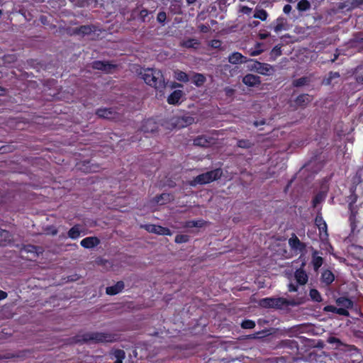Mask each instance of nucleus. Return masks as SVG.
<instances>
[{
    "label": "nucleus",
    "mask_w": 363,
    "mask_h": 363,
    "mask_svg": "<svg viewBox=\"0 0 363 363\" xmlns=\"http://www.w3.org/2000/svg\"><path fill=\"white\" fill-rule=\"evenodd\" d=\"M315 223L318 228L320 235L324 233V235L327 236V225L325 220L323 219L322 216L317 215L315 219Z\"/></svg>",
    "instance_id": "nucleus-13"
},
{
    "label": "nucleus",
    "mask_w": 363,
    "mask_h": 363,
    "mask_svg": "<svg viewBox=\"0 0 363 363\" xmlns=\"http://www.w3.org/2000/svg\"><path fill=\"white\" fill-rule=\"evenodd\" d=\"M96 114L104 118L113 119L115 118L116 113L111 108H101L96 112Z\"/></svg>",
    "instance_id": "nucleus-12"
},
{
    "label": "nucleus",
    "mask_w": 363,
    "mask_h": 363,
    "mask_svg": "<svg viewBox=\"0 0 363 363\" xmlns=\"http://www.w3.org/2000/svg\"><path fill=\"white\" fill-rule=\"evenodd\" d=\"M3 91H4V89H0V92H3ZM0 94H1V93H0Z\"/></svg>",
    "instance_id": "nucleus-61"
},
{
    "label": "nucleus",
    "mask_w": 363,
    "mask_h": 363,
    "mask_svg": "<svg viewBox=\"0 0 363 363\" xmlns=\"http://www.w3.org/2000/svg\"><path fill=\"white\" fill-rule=\"evenodd\" d=\"M269 35V33H260L259 37L261 39H265Z\"/></svg>",
    "instance_id": "nucleus-53"
},
{
    "label": "nucleus",
    "mask_w": 363,
    "mask_h": 363,
    "mask_svg": "<svg viewBox=\"0 0 363 363\" xmlns=\"http://www.w3.org/2000/svg\"><path fill=\"white\" fill-rule=\"evenodd\" d=\"M274 29L276 33L286 30V20L284 18H277Z\"/></svg>",
    "instance_id": "nucleus-21"
},
{
    "label": "nucleus",
    "mask_w": 363,
    "mask_h": 363,
    "mask_svg": "<svg viewBox=\"0 0 363 363\" xmlns=\"http://www.w3.org/2000/svg\"><path fill=\"white\" fill-rule=\"evenodd\" d=\"M340 77V74L338 72H330L327 77H325L323 81V84L325 85H330L333 83V80L337 79Z\"/></svg>",
    "instance_id": "nucleus-23"
},
{
    "label": "nucleus",
    "mask_w": 363,
    "mask_h": 363,
    "mask_svg": "<svg viewBox=\"0 0 363 363\" xmlns=\"http://www.w3.org/2000/svg\"><path fill=\"white\" fill-rule=\"evenodd\" d=\"M247 62H249V64L247 65L248 69L250 71H255V72H257L260 62L258 61L253 60H247Z\"/></svg>",
    "instance_id": "nucleus-36"
},
{
    "label": "nucleus",
    "mask_w": 363,
    "mask_h": 363,
    "mask_svg": "<svg viewBox=\"0 0 363 363\" xmlns=\"http://www.w3.org/2000/svg\"><path fill=\"white\" fill-rule=\"evenodd\" d=\"M205 222L203 220H189L185 223L184 227L187 228H201L204 225Z\"/></svg>",
    "instance_id": "nucleus-24"
},
{
    "label": "nucleus",
    "mask_w": 363,
    "mask_h": 363,
    "mask_svg": "<svg viewBox=\"0 0 363 363\" xmlns=\"http://www.w3.org/2000/svg\"><path fill=\"white\" fill-rule=\"evenodd\" d=\"M93 67L105 72H110L113 66L107 62L96 61L94 62Z\"/></svg>",
    "instance_id": "nucleus-19"
},
{
    "label": "nucleus",
    "mask_w": 363,
    "mask_h": 363,
    "mask_svg": "<svg viewBox=\"0 0 363 363\" xmlns=\"http://www.w3.org/2000/svg\"><path fill=\"white\" fill-rule=\"evenodd\" d=\"M255 326L254 321L250 320H245L242 323V327L246 329H252Z\"/></svg>",
    "instance_id": "nucleus-42"
},
{
    "label": "nucleus",
    "mask_w": 363,
    "mask_h": 363,
    "mask_svg": "<svg viewBox=\"0 0 363 363\" xmlns=\"http://www.w3.org/2000/svg\"><path fill=\"white\" fill-rule=\"evenodd\" d=\"M171 199V196L168 194H162L160 196L156 197V202L160 205L165 203Z\"/></svg>",
    "instance_id": "nucleus-34"
},
{
    "label": "nucleus",
    "mask_w": 363,
    "mask_h": 363,
    "mask_svg": "<svg viewBox=\"0 0 363 363\" xmlns=\"http://www.w3.org/2000/svg\"><path fill=\"white\" fill-rule=\"evenodd\" d=\"M80 228L79 225H74L68 232V237L71 239H77L80 236Z\"/></svg>",
    "instance_id": "nucleus-27"
},
{
    "label": "nucleus",
    "mask_w": 363,
    "mask_h": 363,
    "mask_svg": "<svg viewBox=\"0 0 363 363\" xmlns=\"http://www.w3.org/2000/svg\"><path fill=\"white\" fill-rule=\"evenodd\" d=\"M116 359L115 363H123V359L125 358V352L123 350H118L113 353Z\"/></svg>",
    "instance_id": "nucleus-33"
},
{
    "label": "nucleus",
    "mask_w": 363,
    "mask_h": 363,
    "mask_svg": "<svg viewBox=\"0 0 363 363\" xmlns=\"http://www.w3.org/2000/svg\"><path fill=\"white\" fill-rule=\"evenodd\" d=\"M225 91H226L227 94H231L233 92V90L230 88H226Z\"/></svg>",
    "instance_id": "nucleus-56"
},
{
    "label": "nucleus",
    "mask_w": 363,
    "mask_h": 363,
    "mask_svg": "<svg viewBox=\"0 0 363 363\" xmlns=\"http://www.w3.org/2000/svg\"><path fill=\"white\" fill-rule=\"evenodd\" d=\"M213 143V138H208L206 136H199L197 137L194 140V144L197 146L201 147H208Z\"/></svg>",
    "instance_id": "nucleus-10"
},
{
    "label": "nucleus",
    "mask_w": 363,
    "mask_h": 363,
    "mask_svg": "<svg viewBox=\"0 0 363 363\" xmlns=\"http://www.w3.org/2000/svg\"><path fill=\"white\" fill-rule=\"evenodd\" d=\"M196 0H186L187 3L189 4H194Z\"/></svg>",
    "instance_id": "nucleus-57"
},
{
    "label": "nucleus",
    "mask_w": 363,
    "mask_h": 363,
    "mask_svg": "<svg viewBox=\"0 0 363 363\" xmlns=\"http://www.w3.org/2000/svg\"><path fill=\"white\" fill-rule=\"evenodd\" d=\"M140 75L145 82L155 89H164L165 83L160 70L147 68L140 69Z\"/></svg>",
    "instance_id": "nucleus-1"
},
{
    "label": "nucleus",
    "mask_w": 363,
    "mask_h": 363,
    "mask_svg": "<svg viewBox=\"0 0 363 363\" xmlns=\"http://www.w3.org/2000/svg\"><path fill=\"white\" fill-rule=\"evenodd\" d=\"M337 303L345 309L352 306V301L346 298H340L337 300Z\"/></svg>",
    "instance_id": "nucleus-30"
},
{
    "label": "nucleus",
    "mask_w": 363,
    "mask_h": 363,
    "mask_svg": "<svg viewBox=\"0 0 363 363\" xmlns=\"http://www.w3.org/2000/svg\"><path fill=\"white\" fill-rule=\"evenodd\" d=\"M289 302L283 298H265L259 301V305L265 308H279Z\"/></svg>",
    "instance_id": "nucleus-3"
},
{
    "label": "nucleus",
    "mask_w": 363,
    "mask_h": 363,
    "mask_svg": "<svg viewBox=\"0 0 363 363\" xmlns=\"http://www.w3.org/2000/svg\"><path fill=\"white\" fill-rule=\"evenodd\" d=\"M124 288V284L122 281L117 282L115 285L106 288V293L108 295H116L121 292Z\"/></svg>",
    "instance_id": "nucleus-14"
},
{
    "label": "nucleus",
    "mask_w": 363,
    "mask_h": 363,
    "mask_svg": "<svg viewBox=\"0 0 363 363\" xmlns=\"http://www.w3.org/2000/svg\"><path fill=\"white\" fill-rule=\"evenodd\" d=\"M199 42L195 39H189L187 40H185L182 43V45L185 48H195L196 49L199 47Z\"/></svg>",
    "instance_id": "nucleus-31"
},
{
    "label": "nucleus",
    "mask_w": 363,
    "mask_h": 363,
    "mask_svg": "<svg viewBox=\"0 0 363 363\" xmlns=\"http://www.w3.org/2000/svg\"><path fill=\"white\" fill-rule=\"evenodd\" d=\"M6 296H7V294L4 291L0 290V300H3V299L6 298Z\"/></svg>",
    "instance_id": "nucleus-52"
},
{
    "label": "nucleus",
    "mask_w": 363,
    "mask_h": 363,
    "mask_svg": "<svg viewBox=\"0 0 363 363\" xmlns=\"http://www.w3.org/2000/svg\"><path fill=\"white\" fill-rule=\"evenodd\" d=\"M228 62L233 65H238L247 62V60L241 53L235 52L228 56Z\"/></svg>",
    "instance_id": "nucleus-6"
},
{
    "label": "nucleus",
    "mask_w": 363,
    "mask_h": 363,
    "mask_svg": "<svg viewBox=\"0 0 363 363\" xmlns=\"http://www.w3.org/2000/svg\"><path fill=\"white\" fill-rule=\"evenodd\" d=\"M174 77L182 82H187L189 80L187 74L182 71H177L174 72Z\"/></svg>",
    "instance_id": "nucleus-37"
},
{
    "label": "nucleus",
    "mask_w": 363,
    "mask_h": 363,
    "mask_svg": "<svg viewBox=\"0 0 363 363\" xmlns=\"http://www.w3.org/2000/svg\"><path fill=\"white\" fill-rule=\"evenodd\" d=\"M211 46L213 48H218L220 46V42L219 40H213L211 43Z\"/></svg>",
    "instance_id": "nucleus-50"
},
{
    "label": "nucleus",
    "mask_w": 363,
    "mask_h": 363,
    "mask_svg": "<svg viewBox=\"0 0 363 363\" xmlns=\"http://www.w3.org/2000/svg\"><path fill=\"white\" fill-rule=\"evenodd\" d=\"M189 240V236L186 235H178L175 238V242L177 243L186 242Z\"/></svg>",
    "instance_id": "nucleus-41"
},
{
    "label": "nucleus",
    "mask_w": 363,
    "mask_h": 363,
    "mask_svg": "<svg viewBox=\"0 0 363 363\" xmlns=\"http://www.w3.org/2000/svg\"><path fill=\"white\" fill-rule=\"evenodd\" d=\"M357 80L359 82H361L363 84V72L361 73H359L357 76Z\"/></svg>",
    "instance_id": "nucleus-51"
},
{
    "label": "nucleus",
    "mask_w": 363,
    "mask_h": 363,
    "mask_svg": "<svg viewBox=\"0 0 363 363\" xmlns=\"http://www.w3.org/2000/svg\"><path fill=\"white\" fill-rule=\"evenodd\" d=\"M324 311L326 312L335 313L341 315L347 316L349 313L347 309L344 308H336L333 306H327L324 308Z\"/></svg>",
    "instance_id": "nucleus-16"
},
{
    "label": "nucleus",
    "mask_w": 363,
    "mask_h": 363,
    "mask_svg": "<svg viewBox=\"0 0 363 363\" xmlns=\"http://www.w3.org/2000/svg\"><path fill=\"white\" fill-rule=\"evenodd\" d=\"M162 89H159L160 92H162ZM162 95H163V93H161V94H160V96H162Z\"/></svg>",
    "instance_id": "nucleus-60"
},
{
    "label": "nucleus",
    "mask_w": 363,
    "mask_h": 363,
    "mask_svg": "<svg viewBox=\"0 0 363 363\" xmlns=\"http://www.w3.org/2000/svg\"><path fill=\"white\" fill-rule=\"evenodd\" d=\"M194 83L197 86H201L206 81V77L201 74H196L193 78Z\"/></svg>",
    "instance_id": "nucleus-32"
},
{
    "label": "nucleus",
    "mask_w": 363,
    "mask_h": 363,
    "mask_svg": "<svg viewBox=\"0 0 363 363\" xmlns=\"http://www.w3.org/2000/svg\"><path fill=\"white\" fill-rule=\"evenodd\" d=\"M194 122V118L189 114L177 116L172 119V124L178 128L186 127L187 125L192 124Z\"/></svg>",
    "instance_id": "nucleus-5"
},
{
    "label": "nucleus",
    "mask_w": 363,
    "mask_h": 363,
    "mask_svg": "<svg viewBox=\"0 0 363 363\" xmlns=\"http://www.w3.org/2000/svg\"><path fill=\"white\" fill-rule=\"evenodd\" d=\"M264 123V121H255L254 122V125L255 126H259V125H263Z\"/></svg>",
    "instance_id": "nucleus-54"
},
{
    "label": "nucleus",
    "mask_w": 363,
    "mask_h": 363,
    "mask_svg": "<svg viewBox=\"0 0 363 363\" xmlns=\"http://www.w3.org/2000/svg\"><path fill=\"white\" fill-rule=\"evenodd\" d=\"M1 13H2V12H1V11L0 10V16L1 15Z\"/></svg>",
    "instance_id": "nucleus-62"
},
{
    "label": "nucleus",
    "mask_w": 363,
    "mask_h": 363,
    "mask_svg": "<svg viewBox=\"0 0 363 363\" xmlns=\"http://www.w3.org/2000/svg\"><path fill=\"white\" fill-rule=\"evenodd\" d=\"M221 175L222 170L220 169H216L197 176L189 182V184L193 186L197 184H206L219 179Z\"/></svg>",
    "instance_id": "nucleus-2"
},
{
    "label": "nucleus",
    "mask_w": 363,
    "mask_h": 363,
    "mask_svg": "<svg viewBox=\"0 0 363 363\" xmlns=\"http://www.w3.org/2000/svg\"><path fill=\"white\" fill-rule=\"evenodd\" d=\"M162 89H159L160 92H162ZM162 95H163V93H161V94H160V96H162Z\"/></svg>",
    "instance_id": "nucleus-59"
},
{
    "label": "nucleus",
    "mask_w": 363,
    "mask_h": 363,
    "mask_svg": "<svg viewBox=\"0 0 363 363\" xmlns=\"http://www.w3.org/2000/svg\"><path fill=\"white\" fill-rule=\"evenodd\" d=\"M146 230L150 233H154L158 235H170L171 232L168 228H163L156 225H149L146 227Z\"/></svg>",
    "instance_id": "nucleus-7"
},
{
    "label": "nucleus",
    "mask_w": 363,
    "mask_h": 363,
    "mask_svg": "<svg viewBox=\"0 0 363 363\" xmlns=\"http://www.w3.org/2000/svg\"><path fill=\"white\" fill-rule=\"evenodd\" d=\"M294 276L297 283L300 285H304L308 281V275L302 269L296 270Z\"/></svg>",
    "instance_id": "nucleus-11"
},
{
    "label": "nucleus",
    "mask_w": 363,
    "mask_h": 363,
    "mask_svg": "<svg viewBox=\"0 0 363 363\" xmlns=\"http://www.w3.org/2000/svg\"><path fill=\"white\" fill-rule=\"evenodd\" d=\"M325 199V194L323 193H320L315 196L313 201V205L314 207H316L318 203L322 202Z\"/></svg>",
    "instance_id": "nucleus-39"
},
{
    "label": "nucleus",
    "mask_w": 363,
    "mask_h": 363,
    "mask_svg": "<svg viewBox=\"0 0 363 363\" xmlns=\"http://www.w3.org/2000/svg\"><path fill=\"white\" fill-rule=\"evenodd\" d=\"M147 15V10H142V11H140V16H141L142 17H145V16H146Z\"/></svg>",
    "instance_id": "nucleus-55"
},
{
    "label": "nucleus",
    "mask_w": 363,
    "mask_h": 363,
    "mask_svg": "<svg viewBox=\"0 0 363 363\" xmlns=\"http://www.w3.org/2000/svg\"><path fill=\"white\" fill-rule=\"evenodd\" d=\"M311 4L307 0H301L297 4V9L300 11H305L310 9Z\"/></svg>",
    "instance_id": "nucleus-29"
},
{
    "label": "nucleus",
    "mask_w": 363,
    "mask_h": 363,
    "mask_svg": "<svg viewBox=\"0 0 363 363\" xmlns=\"http://www.w3.org/2000/svg\"><path fill=\"white\" fill-rule=\"evenodd\" d=\"M308 82V79L306 77H302L298 79L294 82V84L296 86H301L306 84Z\"/></svg>",
    "instance_id": "nucleus-43"
},
{
    "label": "nucleus",
    "mask_w": 363,
    "mask_h": 363,
    "mask_svg": "<svg viewBox=\"0 0 363 363\" xmlns=\"http://www.w3.org/2000/svg\"><path fill=\"white\" fill-rule=\"evenodd\" d=\"M289 291H296L297 287L292 283L289 284L288 286Z\"/></svg>",
    "instance_id": "nucleus-49"
},
{
    "label": "nucleus",
    "mask_w": 363,
    "mask_h": 363,
    "mask_svg": "<svg viewBox=\"0 0 363 363\" xmlns=\"http://www.w3.org/2000/svg\"><path fill=\"white\" fill-rule=\"evenodd\" d=\"M321 278L323 282L327 285L331 284L335 279L333 274L329 270L324 271L322 274Z\"/></svg>",
    "instance_id": "nucleus-22"
},
{
    "label": "nucleus",
    "mask_w": 363,
    "mask_h": 363,
    "mask_svg": "<svg viewBox=\"0 0 363 363\" xmlns=\"http://www.w3.org/2000/svg\"><path fill=\"white\" fill-rule=\"evenodd\" d=\"M318 254L317 251H314L313 253V264L315 270L323 264V258L318 256Z\"/></svg>",
    "instance_id": "nucleus-25"
},
{
    "label": "nucleus",
    "mask_w": 363,
    "mask_h": 363,
    "mask_svg": "<svg viewBox=\"0 0 363 363\" xmlns=\"http://www.w3.org/2000/svg\"><path fill=\"white\" fill-rule=\"evenodd\" d=\"M10 233L4 230H0V245H6L10 241Z\"/></svg>",
    "instance_id": "nucleus-28"
},
{
    "label": "nucleus",
    "mask_w": 363,
    "mask_h": 363,
    "mask_svg": "<svg viewBox=\"0 0 363 363\" xmlns=\"http://www.w3.org/2000/svg\"><path fill=\"white\" fill-rule=\"evenodd\" d=\"M252 11V9L247 7V6H243L242 8V12L245 14H250Z\"/></svg>",
    "instance_id": "nucleus-48"
},
{
    "label": "nucleus",
    "mask_w": 363,
    "mask_h": 363,
    "mask_svg": "<svg viewBox=\"0 0 363 363\" xmlns=\"http://www.w3.org/2000/svg\"><path fill=\"white\" fill-rule=\"evenodd\" d=\"M252 145V143L248 140H240L238 142V147L242 148H249Z\"/></svg>",
    "instance_id": "nucleus-40"
},
{
    "label": "nucleus",
    "mask_w": 363,
    "mask_h": 363,
    "mask_svg": "<svg viewBox=\"0 0 363 363\" xmlns=\"http://www.w3.org/2000/svg\"><path fill=\"white\" fill-rule=\"evenodd\" d=\"M242 82L248 86H255L260 83L259 77L248 74L243 77Z\"/></svg>",
    "instance_id": "nucleus-8"
},
{
    "label": "nucleus",
    "mask_w": 363,
    "mask_h": 363,
    "mask_svg": "<svg viewBox=\"0 0 363 363\" xmlns=\"http://www.w3.org/2000/svg\"><path fill=\"white\" fill-rule=\"evenodd\" d=\"M157 125L152 119L147 120L143 125L142 130L144 132L150 133L154 132L157 130Z\"/></svg>",
    "instance_id": "nucleus-18"
},
{
    "label": "nucleus",
    "mask_w": 363,
    "mask_h": 363,
    "mask_svg": "<svg viewBox=\"0 0 363 363\" xmlns=\"http://www.w3.org/2000/svg\"><path fill=\"white\" fill-rule=\"evenodd\" d=\"M267 13L264 9L257 10L254 14V17L256 18H259L262 21H265L267 18Z\"/></svg>",
    "instance_id": "nucleus-35"
},
{
    "label": "nucleus",
    "mask_w": 363,
    "mask_h": 363,
    "mask_svg": "<svg viewBox=\"0 0 363 363\" xmlns=\"http://www.w3.org/2000/svg\"><path fill=\"white\" fill-rule=\"evenodd\" d=\"M84 341H94L97 342H111L113 340L112 337L110 335L102 333H91L84 335Z\"/></svg>",
    "instance_id": "nucleus-4"
},
{
    "label": "nucleus",
    "mask_w": 363,
    "mask_h": 363,
    "mask_svg": "<svg viewBox=\"0 0 363 363\" xmlns=\"http://www.w3.org/2000/svg\"><path fill=\"white\" fill-rule=\"evenodd\" d=\"M310 296L315 301H321V296L316 289H311L310 291Z\"/></svg>",
    "instance_id": "nucleus-38"
},
{
    "label": "nucleus",
    "mask_w": 363,
    "mask_h": 363,
    "mask_svg": "<svg viewBox=\"0 0 363 363\" xmlns=\"http://www.w3.org/2000/svg\"><path fill=\"white\" fill-rule=\"evenodd\" d=\"M57 233V230H54L52 232V235H55Z\"/></svg>",
    "instance_id": "nucleus-58"
},
{
    "label": "nucleus",
    "mask_w": 363,
    "mask_h": 363,
    "mask_svg": "<svg viewBox=\"0 0 363 363\" xmlns=\"http://www.w3.org/2000/svg\"><path fill=\"white\" fill-rule=\"evenodd\" d=\"M274 72L272 66L266 63H259V69L257 73L263 75H270Z\"/></svg>",
    "instance_id": "nucleus-17"
},
{
    "label": "nucleus",
    "mask_w": 363,
    "mask_h": 363,
    "mask_svg": "<svg viewBox=\"0 0 363 363\" xmlns=\"http://www.w3.org/2000/svg\"><path fill=\"white\" fill-rule=\"evenodd\" d=\"M311 101V98L308 94H301L298 96L295 103L298 106H305Z\"/></svg>",
    "instance_id": "nucleus-20"
},
{
    "label": "nucleus",
    "mask_w": 363,
    "mask_h": 363,
    "mask_svg": "<svg viewBox=\"0 0 363 363\" xmlns=\"http://www.w3.org/2000/svg\"><path fill=\"white\" fill-rule=\"evenodd\" d=\"M249 52L251 56H257L262 52V50H250Z\"/></svg>",
    "instance_id": "nucleus-46"
},
{
    "label": "nucleus",
    "mask_w": 363,
    "mask_h": 363,
    "mask_svg": "<svg viewBox=\"0 0 363 363\" xmlns=\"http://www.w3.org/2000/svg\"><path fill=\"white\" fill-rule=\"evenodd\" d=\"M99 243V240L96 237H87L81 240V245L84 248H92Z\"/></svg>",
    "instance_id": "nucleus-9"
},
{
    "label": "nucleus",
    "mask_w": 363,
    "mask_h": 363,
    "mask_svg": "<svg viewBox=\"0 0 363 363\" xmlns=\"http://www.w3.org/2000/svg\"><path fill=\"white\" fill-rule=\"evenodd\" d=\"M166 13L164 12H160L157 14V19L159 22L163 23L166 20Z\"/></svg>",
    "instance_id": "nucleus-45"
},
{
    "label": "nucleus",
    "mask_w": 363,
    "mask_h": 363,
    "mask_svg": "<svg viewBox=\"0 0 363 363\" xmlns=\"http://www.w3.org/2000/svg\"><path fill=\"white\" fill-rule=\"evenodd\" d=\"M79 32L84 35H87L92 32V28L89 26H81L79 29Z\"/></svg>",
    "instance_id": "nucleus-44"
},
{
    "label": "nucleus",
    "mask_w": 363,
    "mask_h": 363,
    "mask_svg": "<svg viewBox=\"0 0 363 363\" xmlns=\"http://www.w3.org/2000/svg\"><path fill=\"white\" fill-rule=\"evenodd\" d=\"M289 244L291 248L295 250H301L303 247L301 242L296 236L292 237L289 240Z\"/></svg>",
    "instance_id": "nucleus-26"
},
{
    "label": "nucleus",
    "mask_w": 363,
    "mask_h": 363,
    "mask_svg": "<svg viewBox=\"0 0 363 363\" xmlns=\"http://www.w3.org/2000/svg\"><path fill=\"white\" fill-rule=\"evenodd\" d=\"M182 91L181 90H176L173 91L168 97L167 102L169 104H177L182 96Z\"/></svg>",
    "instance_id": "nucleus-15"
},
{
    "label": "nucleus",
    "mask_w": 363,
    "mask_h": 363,
    "mask_svg": "<svg viewBox=\"0 0 363 363\" xmlns=\"http://www.w3.org/2000/svg\"><path fill=\"white\" fill-rule=\"evenodd\" d=\"M291 11V6L289 4H286L284 6L283 11L285 13H289Z\"/></svg>",
    "instance_id": "nucleus-47"
}]
</instances>
